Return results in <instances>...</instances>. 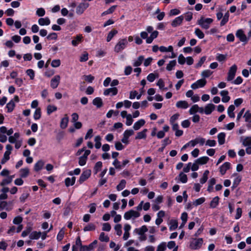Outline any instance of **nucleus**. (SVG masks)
I'll return each mask as SVG.
<instances>
[{
	"mask_svg": "<svg viewBox=\"0 0 251 251\" xmlns=\"http://www.w3.org/2000/svg\"><path fill=\"white\" fill-rule=\"evenodd\" d=\"M244 117L245 119V121L248 123L251 122V113L249 111H247L244 114Z\"/></svg>",
	"mask_w": 251,
	"mask_h": 251,
	"instance_id": "52",
	"label": "nucleus"
},
{
	"mask_svg": "<svg viewBox=\"0 0 251 251\" xmlns=\"http://www.w3.org/2000/svg\"><path fill=\"white\" fill-rule=\"evenodd\" d=\"M144 60V57L143 56H140L138 57L137 59L135 61L133 64V66L135 67H138L141 65L142 62Z\"/></svg>",
	"mask_w": 251,
	"mask_h": 251,
	"instance_id": "34",
	"label": "nucleus"
},
{
	"mask_svg": "<svg viewBox=\"0 0 251 251\" xmlns=\"http://www.w3.org/2000/svg\"><path fill=\"white\" fill-rule=\"evenodd\" d=\"M61 61L59 59H55L52 61L51 65L52 67H58L60 65Z\"/></svg>",
	"mask_w": 251,
	"mask_h": 251,
	"instance_id": "57",
	"label": "nucleus"
},
{
	"mask_svg": "<svg viewBox=\"0 0 251 251\" xmlns=\"http://www.w3.org/2000/svg\"><path fill=\"white\" fill-rule=\"evenodd\" d=\"M212 72L209 70H205L201 73V75L204 77H208L211 75Z\"/></svg>",
	"mask_w": 251,
	"mask_h": 251,
	"instance_id": "62",
	"label": "nucleus"
},
{
	"mask_svg": "<svg viewBox=\"0 0 251 251\" xmlns=\"http://www.w3.org/2000/svg\"><path fill=\"white\" fill-rule=\"evenodd\" d=\"M225 133L222 132L218 134V142L220 145H223L224 144L225 141Z\"/></svg>",
	"mask_w": 251,
	"mask_h": 251,
	"instance_id": "26",
	"label": "nucleus"
},
{
	"mask_svg": "<svg viewBox=\"0 0 251 251\" xmlns=\"http://www.w3.org/2000/svg\"><path fill=\"white\" fill-rule=\"evenodd\" d=\"M145 121L144 120L141 119L136 122L133 126V128L135 130H137L140 128L141 126L144 125Z\"/></svg>",
	"mask_w": 251,
	"mask_h": 251,
	"instance_id": "21",
	"label": "nucleus"
},
{
	"mask_svg": "<svg viewBox=\"0 0 251 251\" xmlns=\"http://www.w3.org/2000/svg\"><path fill=\"white\" fill-rule=\"evenodd\" d=\"M209 160V158L207 156H203L198 159L197 161V163L199 164H206L207 161Z\"/></svg>",
	"mask_w": 251,
	"mask_h": 251,
	"instance_id": "33",
	"label": "nucleus"
},
{
	"mask_svg": "<svg viewBox=\"0 0 251 251\" xmlns=\"http://www.w3.org/2000/svg\"><path fill=\"white\" fill-rule=\"evenodd\" d=\"M126 125L127 126H130L133 122L132 117L131 114H128L126 116Z\"/></svg>",
	"mask_w": 251,
	"mask_h": 251,
	"instance_id": "59",
	"label": "nucleus"
},
{
	"mask_svg": "<svg viewBox=\"0 0 251 251\" xmlns=\"http://www.w3.org/2000/svg\"><path fill=\"white\" fill-rule=\"evenodd\" d=\"M148 231V228L146 226H143L141 228L135 229V232L140 235H143Z\"/></svg>",
	"mask_w": 251,
	"mask_h": 251,
	"instance_id": "19",
	"label": "nucleus"
},
{
	"mask_svg": "<svg viewBox=\"0 0 251 251\" xmlns=\"http://www.w3.org/2000/svg\"><path fill=\"white\" fill-rule=\"evenodd\" d=\"M95 229L96 226H95V225L92 223H90L84 227L83 230L84 231H93Z\"/></svg>",
	"mask_w": 251,
	"mask_h": 251,
	"instance_id": "31",
	"label": "nucleus"
},
{
	"mask_svg": "<svg viewBox=\"0 0 251 251\" xmlns=\"http://www.w3.org/2000/svg\"><path fill=\"white\" fill-rule=\"evenodd\" d=\"M112 93V95H116L118 93V89L116 87H113L106 89L104 91V95L105 96L108 95L110 93Z\"/></svg>",
	"mask_w": 251,
	"mask_h": 251,
	"instance_id": "16",
	"label": "nucleus"
},
{
	"mask_svg": "<svg viewBox=\"0 0 251 251\" xmlns=\"http://www.w3.org/2000/svg\"><path fill=\"white\" fill-rule=\"evenodd\" d=\"M199 110V107L198 105L195 104L192 106L189 110V113L190 114H193L198 112Z\"/></svg>",
	"mask_w": 251,
	"mask_h": 251,
	"instance_id": "48",
	"label": "nucleus"
},
{
	"mask_svg": "<svg viewBox=\"0 0 251 251\" xmlns=\"http://www.w3.org/2000/svg\"><path fill=\"white\" fill-rule=\"evenodd\" d=\"M203 240L202 238L195 239L192 241L190 245L191 249L197 250L201 248Z\"/></svg>",
	"mask_w": 251,
	"mask_h": 251,
	"instance_id": "5",
	"label": "nucleus"
},
{
	"mask_svg": "<svg viewBox=\"0 0 251 251\" xmlns=\"http://www.w3.org/2000/svg\"><path fill=\"white\" fill-rule=\"evenodd\" d=\"M102 165V163L100 161H99L96 163L94 168L95 174H97V173L101 169Z\"/></svg>",
	"mask_w": 251,
	"mask_h": 251,
	"instance_id": "46",
	"label": "nucleus"
},
{
	"mask_svg": "<svg viewBox=\"0 0 251 251\" xmlns=\"http://www.w3.org/2000/svg\"><path fill=\"white\" fill-rule=\"evenodd\" d=\"M219 198L218 197H215L213 199L210 203V206L211 208H215L219 203Z\"/></svg>",
	"mask_w": 251,
	"mask_h": 251,
	"instance_id": "28",
	"label": "nucleus"
},
{
	"mask_svg": "<svg viewBox=\"0 0 251 251\" xmlns=\"http://www.w3.org/2000/svg\"><path fill=\"white\" fill-rule=\"evenodd\" d=\"M228 92L227 91L223 90L220 93L222 97V100L224 102H227L230 100V97L228 96Z\"/></svg>",
	"mask_w": 251,
	"mask_h": 251,
	"instance_id": "12",
	"label": "nucleus"
},
{
	"mask_svg": "<svg viewBox=\"0 0 251 251\" xmlns=\"http://www.w3.org/2000/svg\"><path fill=\"white\" fill-rule=\"evenodd\" d=\"M166 248V243L163 242L158 247L156 251H164Z\"/></svg>",
	"mask_w": 251,
	"mask_h": 251,
	"instance_id": "61",
	"label": "nucleus"
},
{
	"mask_svg": "<svg viewBox=\"0 0 251 251\" xmlns=\"http://www.w3.org/2000/svg\"><path fill=\"white\" fill-rule=\"evenodd\" d=\"M114 228L116 231L117 234L118 236H121L122 233V225L121 224H117L115 226Z\"/></svg>",
	"mask_w": 251,
	"mask_h": 251,
	"instance_id": "54",
	"label": "nucleus"
},
{
	"mask_svg": "<svg viewBox=\"0 0 251 251\" xmlns=\"http://www.w3.org/2000/svg\"><path fill=\"white\" fill-rule=\"evenodd\" d=\"M236 36L239 39L240 41L242 42H247L248 41L247 37L242 29H239L237 31Z\"/></svg>",
	"mask_w": 251,
	"mask_h": 251,
	"instance_id": "8",
	"label": "nucleus"
},
{
	"mask_svg": "<svg viewBox=\"0 0 251 251\" xmlns=\"http://www.w3.org/2000/svg\"><path fill=\"white\" fill-rule=\"evenodd\" d=\"M117 6L116 5H113L111 6L110 8H109L108 10L106 11L103 12L102 14V16H104L107 14H111L112 13L114 10H115Z\"/></svg>",
	"mask_w": 251,
	"mask_h": 251,
	"instance_id": "43",
	"label": "nucleus"
},
{
	"mask_svg": "<svg viewBox=\"0 0 251 251\" xmlns=\"http://www.w3.org/2000/svg\"><path fill=\"white\" fill-rule=\"evenodd\" d=\"M127 42L126 39H121L115 46L114 51L117 53L119 52L125 48V47L127 45Z\"/></svg>",
	"mask_w": 251,
	"mask_h": 251,
	"instance_id": "2",
	"label": "nucleus"
},
{
	"mask_svg": "<svg viewBox=\"0 0 251 251\" xmlns=\"http://www.w3.org/2000/svg\"><path fill=\"white\" fill-rule=\"evenodd\" d=\"M83 38L82 36L81 35H77L75 39L72 40V44L73 46H76L77 45L81 42V39Z\"/></svg>",
	"mask_w": 251,
	"mask_h": 251,
	"instance_id": "32",
	"label": "nucleus"
},
{
	"mask_svg": "<svg viewBox=\"0 0 251 251\" xmlns=\"http://www.w3.org/2000/svg\"><path fill=\"white\" fill-rule=\"evenodd\" d=\"M47 113L48 114H50L53 111H55L57 110V107L54 105H49L47 106Z\"/></svg>",
	"mask_w": 251,
	"mask_h": 251,
	"instance_id": "51",
	"label": "nucleus"
},
{
	"mask_svg": "<svg viewBox=\"0 0 251 251\" xmlns=\"http://www.w3.org/2000/svg\"><path fill=\"white\" fill-rule=\"evenodd\" d=\"M209 173V171L206 170L203 174L202 178L201 179L200 182L201 184L205 183L208 179V175Z\"/></svg>",
	"mask_w": 251,
	"mask_h": 251,
	"instance_id": "40",
	"label": "nucleus"
},
{
	"mask_svg": "<svg viewBox=\"0 0 251 251\" xmlns=\"http://www.w3.org/2000/svg\"><path fill=\"white\" fill-rule=\"evenodd\" d=\"M170 229L171 230L176 229L178 226L177 221L176 220H171L170 222Z\"/></svg>",
	"mask_w": 251,
	"mask_h": 251,
	"instance_id": "37",
	"label": "nucleus"
},
{
	"mask_svg": "<svg viewBox=\"0 0 251 251\" xmlns=\"http://www.w3.org/2000/svg\"><path fill=\"white\" fill-rule=\"evenodd\" d=\"M88 6V4L80 3L76 8V13L78 14H82L84 10Z\"/></svg>",
	"mask_w": 251,
	"mask_h": 251,
	"instance_id": "14",
	"label": "nucleus"
},
{
	"mask_svg": "<svg viewBox=\"0 0 251 251\" xmlns=\"http://www.w3.org/2000/svg\"><path fill=\"white\" fill-rule=\"evenodd\" d=\"M12 181V176H8V177L5 179H4L2 182L0 183L1 186H4L6 184H8L11 183Z\"/></svg>",
	"mask_w": 251,
	"mask_h": 251,
	"instance_id": "38",
	"label": "nucleus"
},
{
	"mask_svg": "<svg viewBox=\"0 0 251 251\" xmlns=\"http://www.w3.org/2000/svg\"><path fill=\"white\" fill-rule=\"evenodd\" d=\"M230 166V164L229 162H226L221 167L220 169V173L222 175H224L226 170L229 169Z\"/></svg>",
	"mask_w": 251,
	"mask_h": 251,
	"instance_id": "15",
	"label": "nucleus"
},
{
	"mask_svg": "<svg viewBox=\"0 0 251 251\" xmlns=\"http://www.w3.org/2000/svg\"><path fill=\"white\" fill-rule=\"evenodd\" d=\"M60 80V76L59 75H56L51 79L50 86L53 89H55L58 86Z\"/></svg>",
	"mask_w": 251,
	"mask_h": 251,
	"instance_id": "9",
	"label": "nucleus"
},
{
	"mask_svg": "<svg viewBox=\"0 0 251 251\" xmlns=\"http://www.w3.org/2000/svg\"><path fill=\"white\" fill-rule=\"evenodd\" d=\"M205 201V199L204 198H201L196 200L195 201L193 202V204L195 206H197L198 205L201 204L203 203Z\"/></svg>",
	"mask_w": 251,
	"mask_h": 251,
	"instance_id": "56",
	"label": "nucleus"
},
{
	"mask_svg": "<svg viewBox=\"0 0 251 251\" xmlns=\"http://www.w3.org/2000/svg\"><path fill=\"white\" fill-rule=\"evenodd\" d=\"M31 230H32L31 227L29 226V227H27L25 230L23 231V232L22 233V236L23 237H25V236H27L28 234H29L30 233Z\"/></svg>",
	"mask_w": 251,
	"mask_h": 251,
	"instance_id": "63",
	"label": "nucleus"
},
{
	"mask_svg": "<svg viewBox=\"0 0 251 251\" xmlns=\"http://www.w3.org/2000/svg\"><path fill=\"white\" fill-rule=\"evenodd\" d=\"M146 129H144L143 131L139 132L137 133V136L135 137L136 139H144L146 137Z\"/></svg>",
	"mask_w": 251,
	"mask_h": 251,
	"instance_id": "24",
	"label": "nucleus"
},
{
	"mask_svg": "<svg viewBox=\"0 0 251 251\" xmlns=\"http://www.w3.org/2000/svg\"><path fill=\"white\" fill-rule=\"evenodd\" d=\"M237 67L236 65H232L228 71L227 74V80L231 81L235 77L236 72L237 71Z\"/></svg>",
	"mask_w": 251,
	"mask_h": 251,
	"instance_id": "4",
	"label": "nucleus"
},
{
	"mask_svg": "<svg viewBox=\"0 0 251 251\" xmlns=\"http://www.w3.org/2000/svg\"><path fill=\"white\" fill-rule=\"evenodd\" d=\"M195 33L200 39H202L204 37V33L199 28H196L195 29Z\"/></svg>",
	"mask_w": 251,
	"mask_h": 251,
	"instance_id": "47",
	"label": "nucleus"
},
{
	"mask_svg": "<svg viewBox=\"0 0 251 251\" xmlns=\"http://www.w3.org/2000/svg\"><path fill=\"white\" fill-rule=\"evenodd\" d=\"M20 176L22 177H25L29 174V169L27 168L22 169L20 171Z\"/></svg>",
	"mask_w": 251,
	"mask_h": 251,
	"instance_id": "35",
	"label": "nucleus"
},
{
	"mask_svg": "<svg viewBox=\"0 0 251 251\" xmlns=\"http://www.w3.org/2000/svg\"><path fill=\"white\" fill-rule=\"evenodd\" d=\"M176 65V60H173L169 62L167 65L166 69L168 71H171L174 67Z\"/></svg>",
	"mask_w": 251,
	"mask_h": 251,
	"instance_id": "55",
	"label": "nucleus"
},
{
	"mask_svg": "<svg viewBox=\"0 0 251 251\" xmlns=\"http://www.w3.org/2000/svg\"><path fill=\"white\" fill-rule=\"evenodd\" d=\"M91 171L90 170H86L83 172L79 179V182L82 184L84 181L87 180L91 176Z\"/></svg>",
	"mask_w": 251,
	"mask_h": 251,
	"instance_id": "6",
	"label": "nucleus"
},
{
	"mask_svg": "<svg viewBox=\"0 0 251 251\" xmlns=\"http://www.w3.org/2000/svg\"><path fill=\"white\" fill-rule=\"evenodd\" d=\"M69 122V118L67 115H65V117L62 119L60 123V127L62 129L66 128Z\"/></svg>",
	"mask_w": 251,
	"mask_h": 251,
	"instance_id": "18",
	"label": "nucleus"
},
{
	"mask_svg": "<svg viewBox=\"0 0 251 251\" xmlns=\"http://www.w3.org/2000/svg\"><path fill=\"white\" fill-rule=\"evenodd\" d=\"M126 180L124 179L122 180L121 181L120 184L117 186V189L118 191H121V190H123L125 188V187L126 186Z\"/></svg>",
	"mask_w": 251,
	"mask_h": 251,
	"instance_id": "49",
	"label": "nucleus"
},
{
	"mask_svg": "<svg viewBox=\"0 0 251 251\" xmlns=\"http://www.w3.org/2000/svg\"><path fill=\"white\" fill-rule=\"evenodd\" d=\"M179 176L180 181L182 183H186L187 181V176L186 175L183 173H180Z\"/></svg>",
	"mask_w": 251,
	"mask_h": 251,
	"instance_id": "53",
	"label": "nucleus"
},
{
	"mask_svg": "<svg viewBox=\"0 0 251 251\" xmlns=\"http://www.w3.org/2000/svg\"><path fill=\"white\" fill-rule=\"evenodd\" d=\"M176 106L178 108L186 109L188 107L189 104L186 101L180 100L176 102Z\"/></svg>",
	"mask_w": 251,
	"mask_h": 251,
	"instance_id": "17",
	"label": "nucleus"
},
{
	"mask_svg": "<svg viewBox=\"0 0 251 251\" xmlns=\"http://www.w3.org/2000/svg\"><path fill=\"white\" fill-rule=\"evenodd\" d=\"M206 81L204 79H201L197 80L195 83L191 85V88L193 89H196L199 87H202L205 86Z\"/></svg>",
	"mask_w": 251,
	"mask_h": 251,
	"instance_id": "7",
	"label": "nucleus"
},
{
	"mask_svg": "<svg viewBox=\"0 0 251 251\" xmlns=\"http://www.w3.org/2000/svg\"><path fill=\"white\" fill-rule=\"evenodd\" d=\"M38 23L41 25H49L50 24V20L48 18H40Z\"/></svg>",
	"mask_w": 251,
	"mask_h": 251,
	"instance_id": "23",
	"label": "nucleus"
},
{
	"mask_svg": "<svg viewBox=\"0 0 251 251\" xmlns=\"http://www.w3.org/2000/svg\"><path fill=\"white\" fill-rule=\"evenodd\" d=\"M158 77V75L154 74L153 73L150 74L147 76V79L150 82H152L154 80L155 78Z\"/></svg>",
	"mask_w": 251,
	"mask_h": 251,
	"instance_id": "44",
	"label": "nucleus"
},
{
	"mask_svg": "<svg viewBox=\"0 0 251 251\" xmlns=\"http://www.w3.org/2000/svg\"><path fill=\"white\" fill-rule=\"evenodd\" d=\"M44 162L42 160L38 161L34 166V170L36 172L40 170L43 167Z\"/></svg>",
	"mask_w": 251,
	"mask_h": 251,
	"instance_id": "27",
	"label": "nucleus"
},
{
	"mask_svg": "<svg viewBox=\"0 0 251 251\" xmlns=\"http://www.w3.org/2000/svg\"><path fill=\"white\" fill-rule=\"evenodd\" d=\"M93 103L98 107H100L102 105V101L100 98H96L93 100Z\"/></svg>",
	"mask_w": 251,
	"mask_h": 251,
	"instance_id": "30",
	"label": "nucleus"
},
{
	"mask_svg": "<svg viewBox=\"0 0 251 251\" xmlns=\"http://www.w3.org/2000/svg\"><path fill=\"white\" fill-rule=\"evenodd\" d=\"M142 94H138L136 91H132L130 92L129 99H134L136 97L137 100H139L141 97Z\"/></svg>",
	"mask_w": 251,
	"mask_h": 251,
	"instance_id": "22",
	"label": "nucleus"
},
{
	"mask_svg": "<svg viewBox=\"0 0 251 251\" xmlns=\"http://www.w3.org/2000/svg\"><path fill=\"white\" fill-rule=\"evenodd\" d=\"M183 20V17L182 16H179L173 20L171 23V25L173 27H176L179 25Z\"/></svg>",
	"mask_w": 251,
	"mask_h": 251,
	"instance_id": "11",
	"label": "nucleus"
},
{
	"mask_svg": "<svg viewBox=\"0 0 251 251\" xmlns=\"http://www.w3.org/2000/svg\"><path fill=\"white\" fill-rule=\"evenodd\" d=\"M15 106V103L12 100L9 101L6 105L8 111L11 112L14 109Z\"/></svg>",
	"mask_w": 251,
	"mask_h": 251,
	"instance_id": "45",
	"label": "nucleus"
},
{
	"mask_svg": "<svg viewBox=\"0 0 251 251\" xmlns=\"http://www.w3.org/2000/svg\"><path fill=\"white\" fill-rule=\"evenodd\" d=\"M213 22V19L211 18H206L202 17L198 21V24L202 28L207 29L210 26V25Z\"/></svg>",
	"mask_w": 251,
	"mask_h": 251,
	"instance_id": "1",
	"label": "nucleus"
},
{
	"mask_svg": "<svg viewBox=\"0 0 251 251\" xmlns=\"http://www.w3.org/2000/svg\"><path fill=\"white\" fill-rule=\"evenodd\" d=\"M118 33V31L116 29H112L108 34L107 37V41L109 42L113 36Z\"/></svg>",
	"mask_w": 251,
	"mask_h": 251,
	"instance_id": "39",
	"label": "nucleus"
},
{
	"mask_svg": "<svg viewBox=\"0 0 251 251\" xmlns=\"http://www.w3.org/2000/svg\"><path fill=\"white\" fill-rule=\"evenodd\" d=\"M111 228L110 225L108 223H104L102 225V230L104 231H109Z\"/></svg>",
	"mask_w": 251,
	"mask_h": 251,
	"instance_id": "60",
	"label": "nucleus"
},
{
	"mask_svg": "<svg viewBox=\"0 0 251 251\" xmlns=\"http://www.w3.org/2000/svg\"><path fill=\"white\" fill-rule=\"evenodd\" d=\"M100 141H101V137L100 136L98 135V136H97L95 137V148L97 149H100L101 146Z\"/></svg>",
	"mask_w": 251,
	"mask_h": 251,
	"instance_id": "29",
	"label": "nucleus"
},
{
	"mask_svg": "<svg viewBox=\"0 0 251 251\" xmlns=\"http://www.w3.org/2000/svg\"><path fill=\"white\" fill-rule=\"evenodd\" d=\"M140 215V213L133 210H130L126 212L124 214V218L126 220H129L132 218H136L139 217Z\"/></svg>",
	"mask_w": 251,
	"mask_h": 251,
	"instance_id": "3",
	"label": "nucleus"
},
{
	"mask_svg": "<svg viewBox=\"0 0 251 251\" xmlns=\"http://www.w3.org/2000/svg\"><path fill=\"white\" fill-rule=\"evenodd\" d=\"M88 59V54L86 52H84L80 57V62L86 61Z\"/></svg>",
	"mask_w": 251,
	"mask_h": 251,
	"instance_id": "58",
	"label": "nucleus"
},
{
	"mask_svg": "<svg viewBox=\"0 0 251 251\" xmlns=\"http://www.w3.org/2000/svg\"><path fill=\"white\" fill-rule=\"evenodd\" d=\"M214 109L215 105L213 104H208L205 107L204 113L206 114H210Z\"/></svg>",
	"mask_w": 251,
	"mask_h": 251,
	"instance_id": "20",
	"label": "nucleus"
},
{
	"mask_svg": "<svg viewBox=\"0 0 251 251\" xmlns=\"http://www.w3.org/2000/svg\"><path fill=\"white\" fill-rule=\"evenodd\" d=\"M240 141L244 146H251V137H246L245 138L241 137L240 138Z\"/></svg>",
	"mask_w": 251,
	"mask_h": 251,
	"instance_id": "13",
	"label": "nucleus"
},
{
	"mask_svg": "<svg viewBox=\"0 0 251 251\" xmlns=\"http://www.w3.org/2000/svg\"><path fill=\"white\" fill-rule=\"evenodd\" d=\"M99 240L101 242H107L109 240V237L105 235L104 232H101L99 237Z\"/></svg>",
	"mask_w": 251,
	"mask_h": 251,
	"instance_id": "42",
	"label": "nucleus"
},
{
	"mask_svg": "<svg viewBox=\"0 0 251 251\" xmlns=\"http://www.w3.org/2000/svg\"><path fill=\"white\" fill-rule=\"evenodd\" d=\"M11 153H9V151H6L4 152L3 158L1 160V163L2 164H4L7 160L9 159V155Z\"/></svg>",
	"mask_w": 251,
	"mask_h": 251,
	"instance_id": "41",
	"label": "nucleus"
},
{
	"mask_svg": "<svg viewBox=\"0 0 251 251\" xmlns=\"http://www.w3.org/2000/svg\"><path fill=\"white\" fill-rule=\"evenodd\" d=\"M41 116V109L38 108L36 109L34 114V118L35 120H38L40 118Z\"/></svg>",
	"mask_w": 251,
	"mask_h": 251,
	"instance_id": "50",
	"label": "nucleus"
},
{
	"mask_svg": "<svg viewBox=\"0 0 251 251\" xmlns=\"http://www.w3.org/2000/svg\"><path fill=\"white\" fill-rule=\"evenodd\" d=\"M41 234V232L33 231L30 234L29 238L31 239H38L40 237Z\"/></svg>",
	"mask_w": 251,
	"mask_h": 251,
	"instance_id": "25",
	"label": "nucleus"
},
{
	"mask_svg": "<svg viewBox=\"0 0 251 251\" xmlns=\"http://www.w3.org/2000/svg\"><path fill=\"white\" fill-rule=\"evenodd\" d=\"M235 109V106L233 105H231L229 106L227 113L228 116L231 118H234L235 117L234 113H233V111Z\"/></svg>",
	"mask_w": 251,
	"mask_h": 251,
	"instance_id": "36",
	"label": "nucleus"
},
{
	"mask_svg": "<svg viewBox=\"0 0 251 251\" xmlns=\"http://www.w3.org/2000/svg\"><path fill=\"white\" fill-rule=\"evenodd\" d=\"M97 244V241L95 240L89 246H84L80 248V251H90L94 249V247Z\"/></svg>",
	"mask_w": 251,
	"mask_h": 251,
	"instance_id": "10",
	"label": "nucleus"
},
{
	"mask_svg": "<svg viewBox=\"0 0 251 251\" xmlns=\"http://www.w3.org/2000/svg\"><path fill=\"white\" fill-rule=\"evenodd\" d=\"M27 75L30 77L31 79H33L34 78V72L32 69H28L26 71Z\"/></svg>",
	"mask_w": 251,
	"mask_h": 251,
	"instance_id": "64",
	"label": "nucleus"
}]
</instances>
